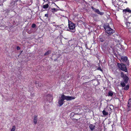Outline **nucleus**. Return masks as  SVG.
Masks as SVG:
<instances>
[{
	"mask_svg": "<svg viewBox=\"0 0 131 131\" xmlns=\"http://www.w3.org/2000/svg\"><path fill=\"white\" fill-rule=\"evenodd\" d=\"M75 97L72 96H65L64 94H62L59 100L58 103L59 105L60 106H62L64 103V100H66L67 101L71 100L72 99H74Z\"/></svg>",
	"mask_w": 131,
	"mask_h": 131,
	"instance_id": "obj_1",
	"label": "nucleus"
},
{
	"mask_svg": "<svg viewBox=\"0 0 131 131\" xmlns=\"http://www.w3.org/2000/svg\"><path fill=\"white\" fill-rule=\"evenodd\" d=\"M104 27L105 30V32L109 35L113 34L115 32V31L111 28L108 24L105 25Z\"/></svg>",
	"mask_w": 131,
	"mask_h": 131,
	"instance_id": "obj_2",
	"label": "nucleus"
},
{
	"mask_svg": "<svg viewBox=\"0 0 131 131\" xmlns=\"http://www.w3.org/2000/svg\"><path fill=\"white\" fill-rule=\"evenodd\" d=\"M117 66L119 70H122L126 72H128L127 69L126 65L124 63H117Z\"/></svg>",
	"mask_w": 131,
	"mask_h": 131,
	"instance_id": "obj_3",
	"label": "nucleus"
},
{
	"mask_svg": "<svg viewBox=\"0 0 131 131\" xmlns=\"http://www.w3.org/2000/svg\"><path fill=\"white\" fill-rule=\"evenodd\" d=\"M75 24L71 21H69L68 27L69 29L68 30L71 32H74L75 31Z\"/></svg>",
	"mask_w": 131,
	"mask_h": 131,
	"instance_id": "obj_4",
	"label": "nucleus"
},
{
	"mask_svg": "<svg viewBox=\"0 0 131 131\" xmlns=\"http://www.w3.org/2000/svg\"><path fill=\"white\" fill-rule=\"evenodd\" d=\"M121 59L123 62L127 64V66L129 65V61L127 57L122 56L121 57Z\"/></svg>",
	"mask_w": 131,
	"mask_h": 131,
	"instance_id": "obj_5",
	"label": "nucleus"
},
{
	"mask_svg": "<svg viewBox=\"0 0 131 131\" xmlns=\"http://www.w3.org/2000/svg\"><path fill=\"white\" fill-rule=\"evenodd\" d=\"M91 8L95 12L99 15H102L104 14V12H100L99 9H96L93 6L91 7Z\"/></svg>",
	"mask_w": 131,
	"mask_h": 131,
	"instance_id": "obj_6",
	"label": "nucleus"
},
{
	"mask_svg": "<svg viewBox=\"0 0 131 131\" xmlns=\"http://www.w3.org/2000/svg\"><path fill=\"white\" fill-rule=\"evenodd\" d=\"M123 12L124 15L125 14H126L127 12H128L129 13H131V10H130L128 7H127L126 9L123 10Z\"/></svg>",
	"mask_w": 131,
	"mask_h": 131,
	"instance_id": "obj_7",
	"label": "nucleus"
},
{
	"mask_svg": "<svg viewBox=\"0 0 131 131\" xmlns=\"http://www.w3.org/2000/svg\"><path fill=\"white\" fill-rule=\"evenodd\" d=\"M118 1L117 0H112V3L114 6L116 7H118L117 6Z\"/></svg>",
	"mask_w": 131,
	"mask_h": 131,
	"instance_id": "obj_8",
	"label": "nucleus"
},
{
	"mask_svg": "<svg viewBox=\"0 0 131 131\" xmlns=\"http://www.w3.org/2000/svg\"><path fill=\"white\" fill-rule=\"evenodd\" d=\"M117 1H118L117 5L118 7H120L123 5V2L122 1H121V0H117Z\"/></svg>",
	"mask_w": 131,
	"mask_h": 131,
	"instance_id": "obj_9",
	"label": "nucleus"
},
{
	"mask_svg": "<svg viewBox=\"0 0 131 131\" xmlns=\"http://www.w3.org/2000/svg\"><path fill=\"white\" fill-rule=\"evenodd\" d=\"M123 80H124V82L127 83L128 82V81L129 80V78L128 77H127V76H126V77H124L123 78Z\"/></svg>",
	"mask_w": 131,
	"mask_h": 131,
	"instance_id": "obj_10",
	"label": "nucleus"
},
{
	"mask_svg": "<svg viewBox=\"0 0 131 131\" xmlns=\"http://www.w3.org/2000/svg\"><path fill=\"white\" fill-rule=\"evenodd\" d=\"M95 127V126L94 125L92 124H90L89 126V128L92 131L94 129Z\"/></svg>",
	"mask_w": 131,
	"mask_h": 131,
	"instance_id": "obj_11",
	"label": "nucleus"
},
{
	"mask_svg": "<svg viewBox=\"0 0 131 131\" xmlns=\"http://www.w3.org/2000/svg\"><path fill=\"white\" fill-rule=\"evenodd\" d=\"M114 92L112 91H110L108 93V96H112L113 95Z\"/></svg>",
	"mask_w": 131,
	"mask_h": 131,
	"instance_id": "obj_12",
	"label": "nucleus"
},
{
	"mask_svg": "<svg viewBox=\"0 0 131 131\" xmlns=\"http://www.w3.org/2000/svg\"><path fill=\"white\" fill-rule=\"evenodd\" d=\"M14 2H12L10 6L11 8H12V10L14 9L16 7V5L14 4Z\"/></svg>",
	"mask_w": 131,
	"mask_h": 131,
	"instance_id": "obj_13",
	"label": "nucleus"
},
{
	"mask_svg": "<svg viewBox=\"0 0 131 131\" xmlns=\"http://www.w3.org/2000/svg\"><path fill=\"white\" fill-rule=\"evenodd\" d=\"M37 116L35 115L34 117V122L35 124H36L37 122Z\"/></svg>",
	"mask_w": 131,
	"mask_h": 131,
	"instance_id": "obj_14",
	"label": "nucleus"
},
{
	"mask_svg": "<svg viewBox=\"0 0 131 131\" xmlns=\"http://www.w3.org/2000/svg\"><path fill=\"white\" fill-rule=\"evenodd\" d=\"M92 80L94 81L95 82L97 83V84H95V83H94V84L95 85H97L100 84V83L99 82V80L98 79L97 80Z\"/></svg>",
	"mask_w": 131,
	"mask_h": 131,
	"instance_id": "obj_15",
	"label": "nucleus"
},
{
	"mask_svg": "<svg viewBox=\"0 0 131 131\" xmlns=\"http://www.w3.org/2000/svg\"><path fill=\"white\" fill-rule=\"evenodd\" d=\"M35 84H36V85L37 87H41L42 86V85L40 83H35Z\"/></svg>",
	"mask_w": 131,
	"mask_h": 131,
	"instance_id": "obj_16",
	"label": "nucleus"
},
{
	"mask_svg": "<svg viewBox=\"0 0 131 131\" xmlns=\"http://www.w3.org/2000/svg\"><path fill=\"white\" fill-rule=\"evenodd\" d=\"M126 83L124 81L122 82L121 83V85L122 87H124L125 86Z\"/></svg>",
	"mask_w": 131,
	"mask_h": 131,
	"instance_id": "obj_17",
	"label": "nucleus"
},
{
	"mask_svg": "<svg viewBox=\"0 0 131 131\" xmlns=\"http://www.w3.org/2000/svg\"><path fill=\"white\" fill-rule=\"evenodd\" d=\"M51 53V51L50 50H48L44 54V55L45 56L48 55L50 53Z\"/></svg>",
	"mask_w": 131,
	"mask_h": 131,
	"instance_id": "obj_18",
	"label": "nucleus"
},
{
	"mask_svg": "<svg viewBox=\"0 0 131 131\" xmlns=\"http://www.w3.org/2000/svg\"><path fill=\"white\" fill-rule=\"evenodd\" d=\"M126 74H125L123 72H121V76L122 78H123L124 77H126Z\"/></svg>",
	"mask_w": 131,
	"mask_h": 131,
	"instance_id": "obj_19",
	"label": "nucleus"
},
{
	"mask_svg": "<svg viewBox=\"0 0 131 131\" xmlns=\"http://www.w3.org/2000/svg\"><path fill=\"white\" fill-rule=\"evenodd\" d=\"M128 106H131V98H129L128 100Z\"/></svg>",
	"mask_w": 131,
	"mask_h": 131,
	"instance_id": "obj_20",
	"label": "nucleus"
},
{
	"mask_svg": "<svg viewBox=\"0 0 131 131\" xmlns=\"http://www.w3.org/2000/svg\"><path fill=\"white\" fill-rule=\"evenodd\" d=\"M102 113L103 114L105 115H107L108 114V113L107 112H106L105 110H104L102 111Z\"/></svg>",
	"mask_w": 131,
	"mask_h": 131,
	"instance_id": "obj_21",
	"label": "nucleus"
},
{
	"mask_svg": "<svg viewBox=\"0 0 131 131\" xmlns=\"http://www.w3.org/2000/svg\"><path fill=\"white\" fill-rule=\"evenodd\" d=\"M49 7V5L48 4H47L45 5H44L43 6V8L44 9H46L48 8Z\"/></svg>",
	"mask_w": 131,
	"mask_h": 131,
	"instance_id": "obj_22",
	"label": "nucleus"
},
{
	"mask_svg": "<svg viewBox=\"0 0 131 131\" xmlns=\"http://www.w3.org/2000/svg\"><path fill=\"white\" fill-rule=\"evenodd\" d=\"M16 129V127L15 126H12V128L11 129L10 131H15Z\"/></svg>",
	"mask_w": 131,
	"mask_h": 131,
	"instance_id": "obj_23",
	"label": "nucleus"
},
{
	"mask_svg": "<svg viewBox=\"0 0 131 131\" xmlns=\"http://www.w3.org/2000/svg\"><path fill=\"white\" fill-rule=\"evenodd\" d=\"M124 87V89L126 90H127L129 88V86L128 85H127Z\"/></svg>",
	"mask_w": 131,
	"mask_h": 131,
	"instance_id": "obj_24",
	"label": "nucleus"
},
{
	"mask_svg": "<svg viewBox=\"0 0 131 131\" xmlns=\"http://www.w3.org/2000/svg\"><path fill=\"white\" fill-rule=\"evenodd\" d=\"M127 111L128 112L131 110V106H128V105H127Z\"/></svg>",
	"mask_w": 131,
	"mask_h": 131,
	"instance_id": "obj_25",
	"label": "nucleus"
},
{
	"mask_svg": "<svg viewBox=\"0 0 131 131\" xmlns=\"http://www.w3.org/2000/svg\"><path fill=\"white\" fill-rule=\"evenodd\" d=\"M51 24H53V26H57V27H58L59 26L58 25H56V24H55V22H53Z\"/></svg>",
	"mask_w": 131,
	"mask_h": 131,
	"instance_id": "obj_26",
	"label": "nucleus"
},
{
	"mask_svg": "<svg viewBox=\"0 0 131 131\" xmlns=\"http://www.w3.org/2000/svg\"><path fill=\"white\" fill-rule=\"evenodd\" d=\"M36 25H35V24H33L31 26V27L32 28H34L35 27H36Z\"/></svg>",
	"mask_w": 131,
	"mask_h": 131,
	"instance_id": "obj_27",
	"label": "nucleus"
},
{
	"mask_svg": "<svg viewBox=\"0 0 131 131\" xmlns=\"http://www.w3.org/2000/svg\"><path fill=\"white\" fill-rule=\"evenodd\" d=\"M100 41L101 42H103L104 40V39H103L102 38H100Z\"/></svg>",
	"mask_w": 131,
	"mask_h": 131,
	"instance_id": "obj_28",
	"label": "nucleus"
},
{
	"mask_svg": "<svg viewBox=\"0 0 131 131\" xmlns=\"http://www.w3.org/2000/svg\"><path fill=\"white\" fill-rule=\"evenodd\" d=\"M51 10L52 11H56L57 9L55 8H51Z\"/></svg>",
	"mask_w": 131,
	"mask_h": 131,
	"instance_id": "obj_29",
	"label": "nucleus"
},
{
	"mask_svg": "<svg viewBox=\"0 0 131 131\" xmlns=\"http://www.w3.org/2000/svg\"><path fill=\"white\" fill-rule=\"evenodd\" d=\"M97 70H100V71H102V70L101 68L100 67H98V68H97Z\"/></svg>",
	"mask_w": 131,
	"mask_h": 131,
	"instance_id": "obj_30",
	"label": "nucleus"
},
{
	"mask_svg": "<svg viewBox=\"0 0 131 131\" xmlns=\"http://www.w3.org/2000/svg\"><path fill=\"white\" fill-rule=\"evenodd\" d=\"M48 14H46L45 15V16L47 17H48Z\"/></svg>",
	"mask_w": 131,
	"mask_h": 131,
	"instance_id": "obj_31",
	"label": "nucleus"
},
{
	"mask_svg": "<svg viewBox=\"0 0 131 131\" xmlns=\"http://www.w3.org/2000/svg\"><path fill=\"white\" fill-rule=\"evenodd\" d=\"M17 50H19L20 49V47H19L17 46Z\"/></svg>",
	"mask_w": 131,
	"mask_h": 131,
	"instance_id": "obj_32",
	"label": "nucleus"
},
{
	"mask_svg": "<svg viewBox=\"0 0 131 131\" xmlns=\"http://www.w3.org/2000/svg\"><path fill=\"white\" fill-rule=\"evenodd\" d=\"M129 24H130V23H127L126 24V26H127V27H129V26H128V25H129Z\"/></svg>",
	"mask_w": 131,
	"mask_h": 131,
	"instance_id": "obj_33",
	"label": "nucleus"
},
{
	"mask_svg": "<svg viewBox=\"0 0 131 131\" xmlns=\"http://www.w3.org/2000/svg\"><path fill=\"white\" fill-rule=\"evenodd\" d=\"M43 1L45 2H47L48 1V0H43Z\"/></svg>",
	"mask_w": 131,
	"mask_h": 131,
	"instance_id": "obj_34",
	"label": "nucleus"
},
{
	"mask_svg": "<svg viewBox=\"0 0 131 131\" xmlns=\"http://www.w3.org/2000/svg\"><path fill=\"white\" fill-rule=\"evenodd\" d=\"M124 3H126V4H127V1H125L124 2Z\"/></svg>",
	"mask_w": 131,
	"mask_h": 131,
	"instance_id": "obj_35",
	"label": "nucleus"
},
{
	"mask_svg": "<svg viewBox=\"0 0 131 131\" xmlns=\"http://www.w3.org/2000/svg\"><path fill=\"white\" fill-rule=\"evenodd\" d=\"M57 60V59H54V61H56Z\"/></svg>",
	"mask_w": 131,
	"mask_h": 131,
	"instance_id": "obj_36",
	"label": "nucleus"
},
{
	"mask_svg": "<svg viewBox=\"0 0 131 131\" xmlns=\"http://www.w3.org/2000/svg\"><path fill=\"white\" fill-rule=\"evenodd\" d=\"M109 108L111 110V108H110V107H109Z\"/></svg>",
	"mask_w": 131,
	"mask_h": 131,
	"instance_id": "obj_37",
	"label": "nucleus"
}]
</instances>
